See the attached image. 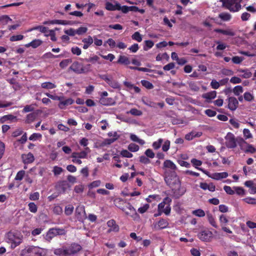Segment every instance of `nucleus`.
Segmentation results:
<instances>
[{
    "mask_svg": "<svg viewBox=\"0 0 256 256\" xmlns=\"http://www.w3.org/2000/svg\"><path fill=\"white\" fill-rule=\"evenodd\" d=\"M164 181L166 184L172 188L174 196L177 198H180L185 193L186 190L185 188H181L180 182L175 172H166Z\"/></svg>",
    "mask_w": 256,
    "mask_h": 256,
    "instance_id": "1",
    "label": "nucleus"
},
{
    "mask_svg": "<svg viewBox=\"0 0 256 256\" xmlns=\"http://www.w3.org/2000/svg\"><path fill=\"white\" fill-rule=\"evenodd\" d=\"M22 236L18 232L10 231L6 236L8 242H11V247L14 248L22 242Z\"/></svg>",
    "mask_w": 256,
    "mask_h": 256,
    "instance_id": "2",
    "label": "nucleus"
},
{
    "mask_svg": "<svg viewBox=\"0 0 256 256\" xmlns=\"http://www.w3.org/2000/svg\"><path fill=\"white\" fill-rule=\"evenodd\" d=\"M222 3V6L230 12H236L241 8L240 2L242 0H220Z\"/></svg>",
    "mask_w": 256,
    "mask_h": 256,
    "instance_id": "3",
    "label": "nucleus"
},
{
    "mask_svg": "<svg viewBox=\"0 0 256 256\" xmlns=\"http://www.w3.org/2000/svg\"><path fill=\"white\" fill-rule=\"evenodd\" d=\"M42 250L34 246L26 248L20 252L21 256H42Z\"/></svg>",
    "mask_w": 256,
    "mask_h": 256,
    "instance_id": "4",
    "label": "nucleus"
},
{
    "mask_svg": "<svg viewBox=\"0 0 256 256\" xmlns=\"http://www.w3.org/2000/svg\"><path fill=\"white\" fill-rule=\"evenodd\" d=\"M65 234V230L62 228H52L48 230L44 236V238L48 242L57 235H63Z\"/></svg>",
    "mask_w": 256,
    "mask_h": 256,
    "instance_id": "5",
    "label": "nucleus"
},
{
    "mask_svg": "<svg viewBox=\"0 0 256 256\" xmlns=\"http://www.w3.org/2000/svg\"><path fill=\"white\" fill-rule=\"evenodd\" d=\"M120 209L126 214V215L134 219H136V218L138 216V214H137L136 209L129 202L124 207L120 208Z\"/></svg>",
    "mask_w": 256,
    "mask_h": 256,
    "instance_id": "6",
    "label": "nucleus"
},
{
    "mask_svg": "<svg viewBox=\"0 0 256 256\" xmlns=\"http://www.w3.org/2000/svg\"><path fill=\"white\" fill-rule=\"evenodd\" d=\"M169 223L167 220L160 218L157 222L153 223L152 227L155 230H160L168 227Z\"/></svg>",
    "mask_w": 256,
    "mask_h": 256,
    "instance_id": "7",
    "label": "nucleus"
},
{
    "mask_svg": "<svg viewBox=\"0 0 256 256\" xmlns=\"http://www.w3.org/2000/svg\"><path fill=\"white\" fill-rule=\"evenodd\" d=\"M226 146L230 148H235L236 146L234 136L231 132H228L225 136Z\"/></svg>",
    "mask_w": 256,
    "mask_h": 256,
    "instance_id": "8",
    "label": "nucleus"
},
{
    "mask_svg": "<svg viewBox=\"0 0 256 256\" xmlns=\"http://www.w3.org/2000/svg\"><path fill=\"white\" fill-rule=\"evenodd\" d=\"M212 232L205 230H202L198 234V237L200 240L203 242H210L212 238Z\"/></svg>",
    "mask_w": 256,
    "mask_h": 256,
    "instance_id": "9",
    "label": "nucleus"
},
{
    "mask_svg": "<svg viewBox=\"0 0 256 256\" xmlns=\"http://www.w3.org/2000/svg\"><path fill=\"white\" fill-rule=\"evenodd\" d=\"M76 214L79 221H82L87 218L84 207L82 206H78L76 208Z\"/></svg>",
    "mask_w": 256,
    "mask_h": 256,
    "instance_id": "10",
    "label": "nucleus"
},
{
    "mask_svg": "<svg viewBox=\"0 0 256 256\" xmlns=\"http://www.w3.org/2000/svg\"><path fill=\"white\" fill-rule=\"evenodd\" d=\"M82 248L81 246L76 243H73L67 248V255L74 254L79 252Z\"/></svg>",
    "mask_w": 256,
    "mask_h": 256,
    "instance_id": "11",
    "label": "nucleus"
},
{
    "mask_svg": "<svg viewBox=\"0 0 256 256\" xmlns=\"http://www.w3.org/2000/svg\"><path fill=\"white\" fill-rule=\"evenodd\" d=\"M228 108L232 111L235 110L238 105V102L237 99L234 96H230L228 98Z\"/></svg>",
    "mask_w": 256,
    "mask_h": 256,
    "instance_id": "12",
    "label": "nucleus"
},
{
    "mask_svg": "<svg viewBox=\"0 0 256 256\" xmlns=\"http://www.w3.org/2000/svg\"><path fill=\"white\" fill-rule=\"evenodd\" d=\"M82 64L78 62H74L70 67V68L78 74H84L82 70Z\"/></svg>",
    "mask_w": 256,
    "mask_h": 256,
    "instance_id": "13",
    "label": "nucleus"
},
{
    "mask_svg": "<svg viewBox=\"0 0 256 256\" xmlns=\"http://www.w3.org/2000/svg\"><path fill=\"white\" fill-rule=\"evenodd\" d=\"M120 4L116 1H114L113 3L107 2L106 3V8L108 10H120Z\"/></svg>",
    "mask_w": 256,
    "mask_h": 256,
    "instance_id": "14",
    "label": "nucleus"
},
{
    "mask_svg": "<svg viewBox=\"0 0 256 256\" xmlns=\"http://www.w3.org/2000/svg\"><path fill=\"white\" fill-rule=\"evenodd\" d=\"M99 102L100 104L104 106L113 105L116 103L114 100L112 98H100Z\"/></svg>",
    "mask_w": 256,
    "mask_h": 256,
    "instance_id": "15",
    "label": "nucleus"
},
{
    "mask_svg": "<svg viewBox=\"0 0 256 256\" xmlns=\"http://www.w3.org/2000/svg\"><path fill=\"white\" fill-rule=\"evenodd\" d=\"M108 226L110 228L108 232H117L119 230V226L116 224V221L114 220H111L107 222Z\"/></svg>",
    "mask_w": 256,
    "mask_h": 256,
    "instance_id": "16",
    "label": "nucleus"
},
{
    "mask_svg": "<svg viewBox=\"0 0 256 256\" xmlns=\"http://www.w3.org/2000/svg\"><path fill=\"white\" fill-rule=\"evenodd\" d=\"M216 96V92L214 90L212 91L209 92L204 94L202 95V98L206 99L208 102H210L212 99L214 98Z\"/></svg>",
    "mask_w": 256,
    "mask_h": 256,
    "instance_id": "17",
    "label": "nucleus"
},
{
    "mask_svg": "<svg viewBox=\"0 0 256 256\" xmlns=\"http://www.w3.org/2000/svg\"><path fill=\"white\" fill-rule=\"evenodd\" d=\"M22 158L24 164L31 163L33 162L34 160V156L31 152H29L26 154H22Z\"/></svg>",
    "mask_w": 256,
    "mask_h": 256,
    "instance_id": "18",
    "label": "nucleus"
},
{
    "mask_svg": "<svg viewBox=\"0 0 256 256\" xmlns=\"http://www.w3.org/2000/svg\"><path fill=\"white\" fill-rule=\"evenodd\" d=\"M57 186L59 190L63 192H65L70 187L68 182L66 180L60 182Z\"/></svg>",
    "mask_w": 256,
    "mask_h": 256,
    "instance_id": "19",
    "label": "nucleus"
},
{
    "mask_svg": "<svg viewBox=\"0 0 256 256\" xmlns=\"http://www.w3.org/2000/svg\"><path fill=\"white\" fill-rule=\"evenodd\" d=\"M74 22L72 21H68L65 20H50V24H58L62 25H72L73 24Z\"/></svg>",
    "mask_w": 256,
    "mask_h": 256,
    "instance_id": "20",
    "label": "nucleus"
},
{
    "mask_svg": "<svg viewBox=\"0 0 256 256\" xmlns=\"http://www.w3.org/2000/svg\"><path fill=\"white\" fill-rule=\"evenodd\" d=\"M228 176V174L226 172H216L212 174L211 178L216 180H220Z\"/></svg>",
    "mask_w": 256,
    "mask_h": 256,
    "instance_id": "21",
    "label": "nucleus"
},
{
    "mask_svg": "<svg viewBox=\"0 0 256 256\" xmlns=\"http://www.w3.org/2000/svg\"><path fill=\"white\" fill-rule=\"evenodd\" d=\"M74 102V100L71 98H68L66 100H63L60 102V104H58V107L60 109H64L66 106L72 104Z\"/></svg>",
    "mask_w": 256,
    "mask_h": 256,
    "instance_id": "22",
    "label": "nucleus"
},
{
    "mask_svg": "<svg viewBox=\"0 0 256 256\" xmlns=\"http://www.w3.org/2000/svg\"><path fill=\"white\" fill-rule=\"evenodd\" d=\"M93 42L94 39L90 36L86 38L82 39V42L84 44L83 46V48L87 49L93 43Z\"/></svg>",
    "mask_w": 256,
    "mask_h": 256,
    "instance_id": "23",
    "label": "nucleus"
},
{
    "mask_svg": "<svg viewBox=\"0 0 256 256\" xmlns=\"http://www.w3.org/2000/svg\"><path fill=\"white\" fill-rule=\"evenodd\" d=\"M42 44V41L39 39H35L30 42L26 44L25 46L26 48L32 46L33 48H36Z\"/></svg>",
    "mask_w": 256,
    "mask_h": 256,
    "instance_id": "24",
    "label": "nucleus"
},
{
    "mask_svg": "<svg viewBox=\"0 0 256 256\" xmlns=\"http://www.w3.org/2000/svg\"><path fill=\"white\" fill-rule=\"evenodd\" d=\"M164 167L165 168H170L173 170H174L176 169V166L175 164H174V163L171 160H168L164 162Z\"/></svg>",
    "mask_w": 256,
    "mask_h": 256,
    "instance_id": "25",
    "label": "nucleus"
},
{
    "mask_svg": "<svg viewBox=\"0 0 256 256\" xmlns=\"http://www.w3.org/2000/svg\"><path fill=\"white\" fill-rule=\"evenodd\" d=\"M107 84L113 88L118 90L120 89V86L119 83L112 78H110Z\"/></svg>",
    "mask_w": 256,
    "mask_h": 256,
    "instance_id": "26",
    "label": "nucleus"
},
{
    "mask_svg": "<svg viewBox=\"0 0 256 256\" xmlns=\"http://www.w3.org/2000/svg\"><path fill=\"white\" fill-rule=\"evenodd\" d=\"M238 71L240 72L244 73L243 74H242L240 76L244 78H248L252 76V73L248 69H239L238 70Z\"/></svg>",
    "mask_w": 256,
    "mask_h": 256,
    "instance_id": "27",
    "label": "nucleus"
},
{
    "mask_svg": "<svg viewBox=\"0 0 256 256\" xmlns=\"http://www.w3.org/2000/svg\"><path fill=\"white\" fill-rule=\"evenodd\" d=\"M100 58L94 55L92 57H90L88 58H86L84 59V60L87 62H91L92 64H95L96 62L100 64L101 62L99 61Z\"/></svg>",
    "mask_w": 256,
    "mask_h": 256,
    "instance_id": "28",
    "label": "nucleus"
},
{
    "mask_svg": "<svg viewBox=\"0 0 256 256\" xmlns=\"http://www.w3.org/2000/svg\"><path fill=\"white\" fill-rule=\"evenodd\" d=\"M54 254L59 256H66L67 255V249H64L62 248H56L54 250Z\"/></svg>",
    "mask_w": 256,
    "mask_h": 256,
    "instance_id": "29",
    "label": "nucleus"
},
{
    "mask_svg": "<svg viewBox=\"0 0 256 256\" xmlns=\"http://www.w3.org/2000/svg\"><path fill=\"white\" fill-rule=\"evenodd\" d=\"M118 62L119 64L128 65L130 64V60L128 57L124 56H120L118 60Z\"/></svg>",
    "mask_w": 256,
    "mask_h": 256,
    "instance_id": "30",
    "label": "nucleus"
},
{
    "mask_svg": "<svg viewBox=\"0 0 256 256\" xmlns=\"http://www.w3.org/2000/svg\"><path fill=\"white\" fill-rule=\"evenodd\" d=\"M214 31L216 32L221 33L224 35H227V36H234V32L230 30H224L218 28V29H215L214 30Z\"/></svg>",
    "mask_w": 256,
    "mask_h": 256,
    "instance_id": "31",
    "label": "nucleus"
},
{
    "mask_svg": "<svg viewBox=\"0 0 256 256\" xmlns=\"http://www.w3.org/2000/svg\"><path fill=\"white\" fill-rule=\"evenodd\" d=\"M144 50L145 51L148 50L150 48H152L154 45V42L151 40H146L144 42Z\"/></svg>",
    "mask_w": 256,
    "mask_h": 256,
    "instance_id": "32",
    "label": "nucleus"
},
{
    "mask_svg": "<svg viewBox=\"0 0 256 256\" xmlns=\"http://www.w3.org/2000/svg\"><path fill=\"white\" fill-rule=\"evenodd\" d=\"M34 30H38L42 33H46L48 32V28L46 26H36L33 27L31 29H30V31H32Z\"/></svg>",
    "mask_w": 256,
    "mask_h": 256,
    "instance_id": "33",
    "label": "nucleus"
},
{
    "mask_svg": "<svg viewBox=\"0 0 256 256\" xmlns=\"http://www.w3.org/2000/svg\"><path fill=\"white\" fill-rule=\"evenodd\" d=\"M244 91V88L241 86H236L232 90L234 95L239 96Z\"/></svg>",
    "mask_w": 256,
    "mask_h": 256,
    "instance_id": "34",
    "label": "nucleus"
},
{
    "mask_svg": "<svg viewBox=\"0 0 256 256\" xmlns=\"http://www.w3.org/2000/svg\"><path fill=\"white\" fill-rule=\"evenodd\" d=\"M142 102L145 105H146L152 108H156V103L152 102L148 98H142Z\"/></svg>",
    "mask_w": 256,
    "mask_h": 256,
    "instance_id": "35",
    "label": "nucleus"
},
{
    "mask_svg": "<svg viewBox=\"0 0 256 256\" xmlns=\"http://www.w3.org/2000/svg\"><path fill=\"white\" fill-rule=\"evenodd\" d=\"M42 88L46 89H52L56 87V86L50 82H44L42 84Z\"/></svg>",
    "mask_w": 256,
    "mask_h": 256,
    "instance_id": "36",
    "label": "nucleus"
},
{
    "mask_svg": "<svg viewBox=\"0 0 256 256\" xmlns=\"http://www.w3.org/2000/svg\"><path fill=\"white\" fill-rule=\"evenodd\" d=\"M206 216L208 217V220L210 224L212 226H214L216 228H217L218 226H217L216 222L214 220V218L213 217V216H212V214L210 213H208Z\"/></svg>",
    "mask_w": 256,
    "mask_h": 256,
    "instance_id": "37",
    "label": "nucleus"
},
{
    "mask_svg": "<svg viewBox=\"0 0 256 256\" xmlns=\"http://www.w3.org/2000/svg\"><path fill=\"white\" fill-rule=\"evenodd\" d=\"M188 86L190 89L194 92H198L200 90V88L196 82H188Z\"/></svg>",
    "mask_w": 256,
    "mask_h": 256,
    "instance_id": "38",
    "label": "nucleus"
},
{
    "mask_svg": "<svg viewBox=\"0 0 256 256\" xmlns=\"http://www.w3.org/2000/svg\"><path fill=\"white\" fill-rule=\"evenodd\" d=\"M218 17L224 21H228L231 18V16L228 13L222 12L219 14Z\"/></svg>",
    "mask_w": 256,
    "mask_h": 256,
    "instance_id": "39",
    "label": "nucleus"
},
{
    "mask_svg": "<svg viewBox=\"0 0 256 256\" xmlns=\"http://www.w3.org/2000/svg\"><path fill=\"white\" fill-rule=\"evenodd\" d=\"M16 116H15L12 114H8V115H6V116H2L0 119V122L2 123H3L6 120H16Z\"/></svg>",
    "mask_w": 256,
    "mask_h": 256,
    "instance_id": "40",
    "label": "nucleus"
},
{
    "mask_svg": "<svg viewBox=\"0 0 256 256\" xmlns=\"http://www.w3.org/2000/svg\"><path fill=\"white\" fill-rule=\"evenodd\" d=\"M36 114L34 113H30L27 115L26 122L30 124L36 118Z\"/></svg>",
    "mask_w": 256,
    "mask_h": 256,
    "instance_id": "41",
    "label": "nucleus"
},
{
    "mask_svg": "<svg viewBox=\"0 0 256 256\" xmlns=\"http://www.w3.org/2000/svg\"><path fill=\"white\" fill-rule=\"evenodd\" d=\"M141 84L144 86L148 90L152 89L154 88L153 84L150 82L146 80H142L141 81Z\"/></svg>",
    "mask_w": 256,
    "mask_h": 256,
    "instance_id": "42",
    "label": "nucleus"
},
{
    "mask_svg": "<svg viewBox=\"0 0 256 256\" xmlns=\"http://www.w3.org/2000/svg\"><path fill=\"white\" fill-rule=\"evenodd\" d=\"M244 98L245 100L248 102H252L254 100V96L249 92H246L244 94Z\"/></svg>",
    "mask_w": 256,
    "mask_h": 256,
    "instance_id": "43",
    "label": "nucleus"
},
{
    "mask_svg": "<svg viewBox=\"0 0 256 256\" xmlns=\"http://www.w3.org/2000/svg\"><path fill=\"white\" fill-rule=\"evenodd\" d=\"M128 149L132 152H136L138 150L139 146L134 143H131L128 146Z\"/></svg>",
    "mask_w": 256,
    "mask_h": 256,
    "instance_id": "44",
    "label": "nucleus"
},
{
    "mask_svg": "<svg viewBox=\"0 0 256 256\" xmlns=\"http://www.w3.org/2000/svg\"><path fill=\"white\" fill-rule=\"evenodd\" d=\"M132 40H136L138 42H141L142 41V37L139 32H135L132 36Z\"/></svg>",
    "mask_w": 256,
    "mask_h": 256,
    "instance_id": "45",
    "label": "nucleus"
},
{
    "mask_svg": "<svg viewBox=\"0 0 256 256\" xmlns=\"http://www.w3.org/2000/svg\"><path fill=\"white\" fill-rule=\"evenodd\" d=\"M127 113L130 114H131L136 116H140L142 114L140 110L134 108H132L129 112H128Z\"/></svg>",
    "mask_w": 256,
    "mask_h": 256,
    "instance_id": "46",
    "label": "nucleus"
},
{
    "mask_svg": "<svg viewBox=\"0 0 256 256\" xmlns=\"http://www.w3.org/2000/svg\"><path fill=\"white\" fill-rule=\"evenodd\" d=\"M43 57L45 58H62V55L60 54V55H58V56H55V55L53 54L52 53L49 52H46L45 54H44V55L43 56Z\"/></svg>",
    "mask_w": 256,
    "mask_h": 256,
    "instance_id": "47",
    "label": "nucleus"
},
{
    "mask_svg": "<svg viewBox=\"0 0 256 256\" xmlns=\"http://www.w3.org/2000/svg\"><path fill=\"white\" fill-rule=\"evenodd\" d=\"M74 207L72 206H68L65 207L64 213L66 216H70L73 212Z\"/></svg>",
    "mask_w": 256,
    "mask_h": 256,
    "instance_id": "48",
    "label": "nucleus"
},
{
    "mask_svg": "<svg viewBox=\"0 0 256 256\" xmlns=\"http://www.w3.org/2000/svg\"><path fill=\"white\" fill-rule=\"evenodd\" d=\"M28 208L30 212L36 213L38 210V207L34 202H30L28 205Z\"/></svg>",
    "mask_w": 256,
    "mask_h": 256,
    "instance_id": "49",
    "label": "nucleus"
},
{
    "mask_svg": "<svg viewBox=\"0 0 256 256\" xmlns=\"http://www.w3.org/2000/svg\"><path fill=\"white\" fill-rule=\"evenodd\" d=\"M192 214L199 217H203L205 216L204 212L201 209H198L193 211Z\"/></svg>",
    "mask_w": 256,
    "mask_h": 256,
    "instance_id": "50",
    "label": "nucleus"
},
{
    "mask_svg": "<svg viewBox=\"0 0 256 256\" xmlns=\"http://www.w3.org/2000/svg\"><path fill=\"white\" fill-rule=\"evenodd\" d=\"M120 155L122 156V157H124V158H130L132 157V153H130V152H129L127 150H122L121 152H120Z\"/></svg>",
    "mask_w": 256,
    "mask_h": 256,
    "instance_id": "51",
    "label": "nucleus"
},
{
    "mask_svg": "<svg viewBox=\"0 0 256 256\" xmlns=\"http://www.w3.org/2000/svg\"><path fill=\"white\" fill-rule=\"evenodd\" d=\"M140 162L142 164H150V160L147 156H142L140 157Z\"/></svg>",
    "mask_w": 256,
    "mask_h": 256,
    "instance_id": "52",
    "label": "nucleus"
},
{
    "mask_svg": "<svg viewBox=\"0 0 256 256\" xmlns=\"http://www.w3.org/2000/svg\"><path fill=\"white\" fill-rule=\"evenodd\" d=\"M163 142V140L162 138H160L158 141L154 142L152 144L153 148L156 149H158L162 145V142Z\"/></svg>",
    "mask_w": 256,
    "mask_h": 256,
    "instance_id": "53",
    "label": "nucleus"
},
{
    "mask_svg": "<svg viewBox=\"0 0 256 256\" xmlns=\"http://www.w3.org/2000/svg\"><path fill=\"white\" fill-rule=\"evenodd\" d=\"M232 60L234 64H240L244 60V58L238 56H234L232 58Z\"/></svg>",
    "mask_w": 256,
    "mask_h": 256,
    "instance_id": "54",
    "label": "nucleus"
},
{
    "mask_svg": "<svg viewBox=\"0 0 256 256\" xmlns=\"http://www.w3.org/2000/svg\"><path fill=\"white\" fill-rule=\"evenodd\" d=\"M71 62L72 60L70 59L64 60L60 63V66L61 68H64L67 66L68 64Z\"/></svg>",
    "mask_w": 256,
    "mask_h": 256,
    "instance_id": "55",
    "label": "nucleus"
},
{
    "mask_svg": "<svg viewBox=\"0 0 256 256\" xmlns=\"http://www.w3.org/2000/svg\"><path fill=\"white\" fill-rule=\"evenodd\" d=\"M25 174V172L24 170L19 171L15 177V180H22L24 175Z\"/></svg>",
    "mask_w": 256,
    "mask_h": 256,
    "instance_id": "56",
    "label": "nucleus"
},
{
    "mask_svg": "<svg viewBox=\"0 0 256 256\" xmlns=\"http://www.w3.org/2000/svg\"><path fill=\"white\" fill-rule=\"evenodd\" d=\"M191 162L194 166L197 168L198 166H200L202 164V162L200 160H198L196 158H192L191 160Z\"/></svg>",
    "mask_w": 256,
    "mask_h": 256,
    "instance_id": "57",
    "label": "nucleus"
},
{
    "mask_svg": "<svg viewBox=\"0 0 256 256\" xmlns=\"http://www.w3.org/2000/svg\"><path fill=\"white\" fill-rule=\"evenodd\" d=\"M24 38V36L19 34L16 36H12L10 38V40L11 42H15L18 40H22Z\"/></svg>",
    "mask_w": 256,
    "mask_h": 256,
    "instance_id": "58",
    "label": "nucleus"
},
{
    "mask_svg": "<svg viewBox=\"0 0 256 256\" xmlns=\"http://www.w3.org/2000/svg\"><path fill=\"white\" fill-rule=\"evenodd\" d=\"M144 154L148 158H152L154 157L155 154L151 149H148L145 151Z\"/></svg>",
    "mask_w": 256,
    "mask_h": 256,
    "instance_id": "59",
    "label": "nucleus"
},
{
    "mask_svg": "<svg viewBox=\"0 0 256 256\" xmlns=\"http://www.w3.org/2000/svg\"><path fill=\"white\" fill-rule=\"evenodd\" d=\"M88 30V28L86 27H80L76 30V34L78 35H82L85 34Z\"/></svg>",
    "mask_w": 256,
    "mask_h": 256,
    "instance_id": "60",
    "label": "nucleus"
},
{
    "mask_svg": "<svg viewBox=\"0 0 256 256\" xmlns=\"http://www.w3.org/2000/svg\"><path fill=\"white\" fill-rule=\"evenodd\" d=\"M71 51L74 54H76L77 56H80L82 52L81 50L77 46L72 48Z\"/></svg>",
    "mask_w": 256,
    "mask_h": 256,
    "instance_id": "61",
    "label": "nucleus"
},
{
    "mask_svg": "<svg viewBox=\"0 0 256 256\" xmlns=\"http://www.w3.org/2000/svg\"><path fill=\"white\" fill-rule=\"evenodd\" d=\"M230 82L233 84H240L242 80L240 78L233 76L230 79Z\"/></svg>",
    "mask_w": 256,
    "mask_h": 256,
    "instance_id": "62",
    "label": "nucleus"
},
{
    "mask_svg": "<svg viewBox=\"0 0 256 256\" xmlns=\"http://www.w3.org/2000/svg\"><path fill=\"white\" fill-rule=\"evenodd\" d=\"M64 33L66 34L68 36H74L76 34V30L70 28L68 30H65Z\"/></svg>",
    "mask_w": 256,
    "mask_h": 256,
    "instance_id": "63",
    "label": "nucleus"
},
{
    "mask_svg": "<svg viewBox=\"0 0 256 256\" xmlns=\"http://www.w3.org/2000/svg\"><path fill=\"white\" fill-rule=\"evenodd\" d=\"M170 146V142L168 140H166L162 146V150L164 152H167Z\"/></svg>",
    "mask_w": 256,
    "mask_h": 256,
    "instance_id": "64",
    "label": "nucleus"
}]
</instances>
